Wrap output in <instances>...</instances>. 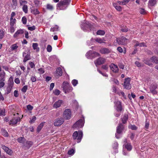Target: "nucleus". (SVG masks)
Returning <instances> with one entry per match:
<instances>
[{
	"instance_id": "obj_1",
	"label": "nucleus",
	"mask_w": 158,
	"mask_h": 158,
	"mask_svg": "<svg viewBox=\"0 0 158 158\" xmlns=\"http://www.w3.org/2000/svg\"><path fill=\"white\" fill-rule=\"evenodd\" d=\"M71 0H60L57 4V9L59 10H64L68 7L71 2Z\"/></svg>"
},
{
	"instance_id": "obj_59",
	"label": "nucleus",
	"mask_w": 158,
	"mask_h": 158,
	"mask_svg": "<svg viewBox=\"0 0 158 158\" xmlns=\"http://www.w3.org/2000/svg\"><path fill=\"white\" fill-rule=\"evenodd\" d=\"M27 110H32L33 108V106L31 105H28L27 106Z\"/></svg>"
},
{
	"instance_id": "obj_26",
	"label": "nucleus",
	"mask_w": 158,
	"mask_h": 158,
	"mask_svg": "<svg viewBox=\"0 0 158 158\" xmlns=\"http://www.w3.org/2000/svg\"><path fill=\"white\" fill-rule=\"evenodd\" d=\"M156 0H149L148 5L150 6H154L156 3Z\"/></svg>"
},
{
	"instance_id": "obj_30",
	"label": "nucleus",
	"mask_w": 158,
	"mask_h": 158,
	"mask_svg": "<svg viewBox=\"0 0 158 158\" xmlns=\"http://www.w3.org/2000/svg\"><path fill=\"white\" fill-rule=\"evenodd\" d=\"M128 118V116L126 114H125L123 117L122 118V123L123 124L125 123L127 121Z\"/></svg>"
},
{
	"instance_id": "obj_14",
	"label": "nucleus",
	"mask_w": 158,
	"mask_h": 158,
	"mask_svg": "<svg viewBox=\"0 0 158 158\" xmlns=\"http://www.w3.org/2000/svg\"><path fill=\"white\" fill-rule=\"evenodd\" d=\"M124 144L123 146L124 147L129 151H130L132 149V146L131 143L128 142L126 139H125L124 141Z\"/></svg>"
},
{
	"instance_id": "obj_49",
	"label": "nucleus",
	"mask_w": 158,
	"mask_h": 158,
	"mask_svg": "<svg viewBox=\"0 0 158 158\" xmlns=\"http://www.w3.org/2000/svg\"><path fill=\"white\" fill-rule=\"evenodd\" d=\"M118 143L117 142H114L113 145V148L114 149H116L118 147Z\"/></svg>"
},
{
	"instance_id": "obj_46",
	"label": "nucleus",
	"mask_w": 158,
	"mask_h": 158,
	"mask_svg": "<svg viewBox=\"0 0 158 158\" xmlns=\"http://www.w3.org/2000/svg\"><path fill=\"white\" fill-rule=\"evenodd\" d=\"M58 27L57 25H56L53 28H51L50 29V31H57L58 30Z\"/></svg>"
},
{
	"instance_id": "obj_22",
	"label": "nucleus",
	"mask_w": 158,
	"mask_h": 158,
	"mask_svg": "<svg viewBox=\"0 0 158 158\" xmlns=\"http://www.w3.org/2000/svg\"><path fill=\"white\" fill-rule=\"evenodd\" d=\"M100 52L102 54H108L110 52V50L108 48H104L100 49Z\"/></svg>"
},
{
	"instance_id": "obj_35",
	"label": "nucleus",
	"mask_w": 158,
	"mask_h": 158,
	"mask_svg": "<svg viewBox=\"0 0 158 158\" xmlns=\"http://www.w3.org/2000/svg\"><path fill=\"white\" fill-rule=\"evenodd\" d=\"M151 60L152 62L156 64L158 63V58L155 56H153L151 58Z\"/></svg>"
},
{
	"instance_id": "obj_36",
	"label": "nucleus",
	"mask_w": 158,
	"mask_h": 158,
	"mask_svg": "<svg viewBox=\"0 0 158 158\" xmlns=\"http://www.w3.org/2000/svg\"><path fill=\"white\" fill-rule=\"evenodd\" d=\"M96 33L97 35H103L105 34V32L104 30H98Z\"/></svg>"
},
{
	"instance_id": "obj_51",
	"label": "nucleus",
	"mask_w": 158,
	"mask_h": 158,
	"mask_svg": "<svg viewBox=\"0 0 158 158\" xmlns=\"http://www.w3.org/2000/svg\"><path fill=\"white\" fill-rule=\"evenodd\" d=\"M52 47L51 45H48L47 48V51L48 52H50L52 51Z\"/></svg>"
},
{
	"instance_id": "obj_5",
	"label": "nucleus",
	"mask_w": 158,
	"mask_h": 158,
	"mask_svg": "<svg viewBox=\"0 0 158 158\" xmlns=\"http://www.w3.org/2000/svg\"><path fill=\"white\" fill-rule=\"evenodd\" d=\"M84 118H83L79 119L74 124L73 127L74 128L82 127L84 125Z\"/></svg>"
},
{
	"instance_id": "obj_3",
	"label": "nucleus",
	"mask_w": 158,
	"mask_h": 158,
	"mask_svg": "<svg viewBox=\"0 0 158 158\" xmlns=\"http://www.w3.org/2000/svg\"><path fill=\"white\" fill-rule=\"evenodd\" d=\"M63 89L65 93H69L72 91V87L70 85L67 81H64L62 84Z\"/></svg>"
},
{
	"instance_id": "obj_21",
	"label": "nucleus",
	"mask_w": 158,
	"mask_h": 158,
	"mask_svg": "<svg viewBox=\"0 0 158 158\" xmlns=\"http://www.w3.org/2000/svg\"><path fill=\"white\" fill-rule=\"evenodd\" d=\"M24 33V30L23 29H19L13 35V37L16 38L18 37L19 35H22Z\"/></svg>"
},
{
	"instance_id": "obj_54",
	"label": "nucleus",
	"mask_w": 158,
	"mask_h": 158,
	"mask_svg": "<svg viewBox=\"0 0 158 158\" xmlns=\"http://www.w3.org/2000/svg\"><path fill=\"white\" fill-rule=\"evenodd\" d=\"M129 127L133 130H135L137 129V127L135 125H131L129 126Z\"/></svg>"
},
{
	"instance_id": "obj_19",
	"label": "nucleus",
	"mask_w": 158,
	"mask_h": 158,
	"mask_svg": "<svg viewBox=\"0 0 158 158\" xmlns=\"http://www.w3.org/2000/svg\"><path fill=\"white\" fill-rule=\"evenodd\" d=\"M63 101L62 100H59L56 101L53 104V107L56 109L60 107L61 104L63 103Z\"/></svg>"
},
{
	"instance_id": "obj_31",
	"label": "nucleus",
	"mask_w": 158,
	"mask_h": 158,
	"mask_svg": "<svg viewBox=\"0 0 158 158\" xmlns=\"http://www.w3.org/2000/svg\"><path fill=\"white\" fill-rule=\"evenodd\" d=\"M13 3L12 7L13 9H15L17 5V0H12Z\"/></svg>"
},
{
	"instance_id": "obj_40",
	"label": "nucleus",
	"mask_w": 158,
	"mask_h": 158,
	"mask_svg": "<svg viewBox=\"0 0 158 158\" xmlns=\"http://www.w3.org/2000/svg\"><path fill=\"white\" fill-rule=\"evenodd\" d=\"M19 1L20 6H22L23 5H25L27 3V1L24 0H19Z\"/></svg>"
},
{
	"instance_id": "obj_39",
	"label": "nucleus",
	"mask_w": 158,
	"mask_h": 158,
	"mask_svg": "<svg viewBox=\"0 0 158 158\" xmlns=\"http://www.w3.org/2000/svg\"><path fill=\"white\" fill-rule=\"evenodd\" d=\"M16 20L15 19H13V18H10V25L11 26H14V24L15 23Z\"/></svg>"
},
{
	"instance_id": "obj_37",
	"label": "nucleus",
	"mask_w": 158,
	"mask_h": 158,
	"mask_svg": "<svg viewBox=\"0 0 158 158\" xmlns=\"http://www.w3.org/2000/svg\"><path fill=\"white\" fill-rule=\"evenodd\" d=\"M2 135L5 137H8L9 136V134L4 129H2Z\"/></svg>"
},
{
	"instance_id": "obj_53",
	"label": "nucleus",
	"mask_w": 158,
	"mask_h": 158,
	"mask_svg": "<svg viewBox=\"0 0 158 158\" xmlns=\"http://www.w3.org/2000/svg\"><path fill=\"white\" fill-rule=\"evenodd\" d=\"M27 89V85L24 86L22 89L21 91L23 93H25Z\"/></svg>"
},
{
	"instance_id": "obj_34",
	"label": "nucleus",
	"mask_w": 158,
	"mask_h": 158,
	"mask_svg": "<svg viewBox=\"0 0 158 158\" xmlns=\"http://www.w3.org/2000/svg\"><path fill=\"white\" fill-rule=\"evenodd\" d=\"M17 140L19 142L22 143H24L25 140V139L24 137H20Z\"/></svg>"
},
{
	"instance_id": "obj_16",
	"label": "nucleus",
	"mask_w": 158,
	"mask_h": 158,
	"mask_svg": "<svg viewBox=\"0 0 158 158\" xmlns=\"http://www.w3.org/2000/svg\"><path fill=\"white\" fill-rule=\"evenodd\" d=\"M157 87V85L156 84H153L151 85L150 87V92L154 94H156L157 91L156 90V89Z\"/></svg>"
},
{
	"instance_id": "obj_9",
	"label": "nucleus",
	"mask_w": 158,
	"mask_h": 158,
	"mask_svg": "<svg viewBox=\"0 0 158 158\" xmlns=\"http://www.w3.org/2000/svg\"><path fill=\"white\" fill-rule=\"evenodd\" d=\"M106 60V59L105 58L100 57L96 59L94 61V63L95 65L97 66L98 65L104 64Z\"/></svg>"
},
{
	"instance_id": "obj_8",
	"label": "nucleus",
	"mask_w": 158,
	"mask_h": 158,
	"mask_svg": "<svg viewBox=\"0 0 158 158\" xmlns=\"http://www.w3.org/2000/svg\"><path fill=\"white\" fill-rule=\"evenodd\" d=\"M64 118L66 119H70L71 117V112L70 109H67L65 110L63 113Z\"/></svg>"
},
{
	"instance_id": "obj_60",
	"label": "nucleus",
	"mask_w": 158,
	"mask_h": 158,
	"mask_svg": "<svg viewBox=\"0 0 158 158\" xmlns=\"http://www.w3.org/2000/svg\"><path fill=\"white\" fill-rule=\"evenodd\" d=\"M35 26H33L32 27H28V29L31 31H32L35 30Z\"/></svg>"
},
{
	"instance_id": "obj_33",
	"label": "nucleus",
	"mask_w": 158,
	"mask_h": 158,
	"mask_svg": "<svg viewBox=\"0 0 158 158\" xmlns=\"http://www.w3.org/2000/svg\"><path fill=\"white\" fill-rule=\"evenodd\" d=\"M95 41L100 43L101 44L102 43H104V41L105 40L104 39H101L100 38H97L95 39Z\"/></svg>"
},
{
	"instance_id": "obj_56",
	"label": "nucleus",
	"mask_w": 158,
	"mask_h": 158,
	"mask_svg": "<svg viewBox=\"0 0 158 158\" xmlns=\"http://www.w3.org/2000/svg\"><path fill=\"white\" fill-rule=\"evenodd\" d=\"M4 35V32L2 30H0V39H2Z\"/></svg>"
},
{
	"instance_id": "obj_52",
	"label": "nucleus",
	"mask_w": 158,
	"mask_h": 158,
	"mask_svg": "<svg viewBox=\"0 0 158 158\" xmlns=\"http://www.w3.org/2000/svg\"><path fill=\"white\" fill-rule=\"evenodd\" d=\"M118 66L120 69H123L124 67V65L122 62L119 63L118 64Z\"/></svg>"
},
{
	"instance_id": "obj_7",
	"label": "nucleus",
	"mask_w": 158,
	"mask_h": 158,
	"mask_svg": "<svg viewBox=\"0 0 158 158\" xmlns=\"http://www.w3.org/2000/svg\"><path fill=\"white\" fill-rule=\"evenodd\" d=\"M9 84L7 86L6 91V94H8L10 93L11 91L12 87L13 86L14 82L13 81V78L12 77H10L9 80Z\"/></svg>"
},
{
	"instance_id": "obj_50",
	"label": "nucleus",
	"mask_w": 158,
	"mask_h": 158,
	"mask_svg": "<svg viewBox=\"0 0 158 158\" xmlns=\"http://www.w3.org/2000/svg\"><path fill=\"white\" fill-rule=\"evenodd\" d=\"M22 21L23 24H26L27 22V18L24 16L23 17L22 19Z\"/></svg>"
},
{
	"instance_id": "obj_42",
	"label": "nucleus",
	"mask_w": 158,
	"mask_h": 158,
	"mask_svg": "<svg viewBox=\"0 0 158 158\" xmlns=\"http://www.w3.org/2000/svg\"><path fill=\"white\" fill-rule=\"evenodd\" d=\"M23 10L25 13H27L28 12V7L27 5H23Z\"/></svg>"
},
{
	"instance_id": "obj_27",
	"label": "nucleus",
	"mask_w": 158,
	"mask_h": 158,
	"mask_svg": "<svg viewBox=\"0 0 158 158\" xmlns=\"http://www.w3.org/2000/svg\"><path fill=\"white\" fill-rule=\"evenodd\" d=\"M84 25H87L89 27L90 31L94 30V26L93 25L91 24L89 22H86V24H84Z\"/></svg>"
},
{
	"instance_id": "obj_61",
	"label": "nucleus",
	"mask_w": 158,
	"mask_h": 158,
	"mask_svg": "<svg viewBox=\"0 0 158 158\" xmlns=\"http://www.w3.org/2000/svg\"><path fill=\"white\" fill-rule=\"evenodd\" d=\"M14 96L15 97H18L19 94L18 93V91L17 90H15L14 92Z\"/></svg>"
},
{
	"instance_id": "obj_20",
	"label": "nucleus",
	"mask_w": 158,
	"mask_h": 158,
	"mask_svg": "<svg viewBox=\"0 0 158 158\" xmlns=\"http://www.w3.org/2000/svg\"><path fill=\"white\" fill-rule=\"evenodd\" d=\"M26 54V53L25 52H23V57H24V58L23 60V62H26L27 61L30 60L31 59L30 55L28 54L26 56H25Z\"/></svg>"
},
{
	"instance_id": "obj_28",
	"label": "nucleus",
	"mask_w": 158,
	"mask_h": 158,
	"mask_svg": "<svg viewBox=\"0 0 158 158\" xmlns=\"http://www.w3.org/2000/svg\"><path fill=\"white\" fill-rule=\"evenodd\" d=\"M31 12L34 15H37L40 13V12L37 9H31Z\"/></svg>"
},
{
	"instance_id": "obj_4",
	"label": "nucleus",
	"mask_w": 158,
	"mask_h": 158,
	"mask_svg": "<svg viewBox=\"0 0 158 158\" xmlns=\"http://www.w3.org/2000/svg\"><path fill=\"white\" fill-rule=\"evenodd\" d=\"M18 115L19 114L18 113H16V114H14V117L9 122V123L10 125H15L17 124L18 122H19L20 121V118L19 117Z\"/></svg>"
},
{
	"instance_id": "obj_57",
	"label": "nucleus",
	"mask_w": 158,
	"mask_h": 158,
	"mask_svg": "<svg viewBox=\"0 0 158 158\" xmlns=\"http://www.w3.org/2000/svg\"><path fill=\"white\" fill-rule=\"evenodd\" d=\"M74 153V150L71 149L68 151V154L69 155H72Z\"/></svg>"
},
{
	"instance_id": "obj_63",
	"label": "nucleus",
	"mask_w": 158,
	"mask_h": 158,
	"mask_svg": "<svg viewBox=\"0 0 158 158\" xmlns=\"http://www.w3.org/2000/svg\"><path fill=\"white\" fill-rule=\"evenodd\" d=\"M31 80L32 82H35L36 80V77L35 76H32L31 78Z\"/></svg>"
},
{
	"instance_id": "obj_44",
	"label": "nucleus",
	"mask_w": 158,
	"mask_h": 158,
	"mask_svg": "<svg viewBox=\"0 0 158 158\" xmlns=\"http://www.w3.org/2000/svg\"><path fill=\"white\" fill-rule=\"evenodd\" d=\"M43 125L44 123H41L40 124L37 128V131L38 132H39L40 131V130L43 127Z\"/></svg>"
},
{
	"instance_id": "obj_13",
	"label": "nucleus",
	"mask_w": 158,
	"mask_h": 158,
	"mask_svg": "<svg viewBox=\"0 0 158 158\" xmlns=\"http://www.w3.org/2000/svg\"><path fill=\"white\" fill-rule=\"evenodd\" d=\"M100 56V54L98 52H92L91 51L88 52L86 54V56L88 59L94 56Z\"/></svg>"
},
{
	"instance_id": "obj_12",
	"label": "nucleus",
	"mask_w": 158,
	"mask_h": 158,
	"mask_svg": "<svg viewBox=\"0 0 158 158\" xmlns=\"http://www.w3.org/2000/svg\"><path fill=\"white\" fill-rule=\"evenodd\" d=\"M130 78L129 77L125 79L123 85L125 89H131V86L130 84Z\"/></svg>"
},
{
	"instance_id": "obj_10",
	"label": "nucleus",
	"mask_w": 158,
	"mask_h": 158,
	"mask_svg": "<svg viewBox=\"0 0 158 158\" xmlns=\"http://www.w3.org/2000/svg\"><path fill=\"white\" fill-rule=\"evenodd\" d=\"M124 128L123 125L121 123H119L118 126L117 127L116 133L115 134V137L117 139L119 138V137L117 136V134H121Z\"/></svg>"
},
{
	"instance_id": "obj_18",
	"label": "nucleus",
	"mask_w": 158,
	"mask_h": 158,
	"mask_svg": "<svg viewBox=\"0 0 158 158\" xmlns=\"http://www.w3.org/2000/svg\"><path fill=\"white\" fill-rule=\"evenodd\" d=\"M2 148L4 150L7 154L9 155H11L13 153L12 151L9 148L5 145H1Z\"/></svg>"
},
{
	"instance_id": "obj_32",
	"label": "nucleus",
	"mask_w": 158,
	"mask_h": 158,
	"mask_svg": "<svg viewBox=\"0 0 158 158\" xmlns=\"http://www.w3.org/2000/svg\"><path fill=\"white\" fill-rule=\"evenodd\" d=\"M113 6L118 11H120L122 10L121 7L119 6H118L117 3H114Z\"/></svg>"
},
{
	"instance_id": "obj_55",
	"label": "nucleus",
	"mask_w": 158,
	"mask_h": 158,
	"mask_svg": "<svg viewBox=\"0 0 158 158\" xmlns=\"http://www.w3.org/2000/svg\"><path fill=\"white\" fill-rule=\"evenodd\" d=\"M53 93L56 95H58L60 93V91L58 89H56L53 91Z\"/></svg>"
},
{
	"instance_id": "obj_6",
	"label": "nucleus",
	"mask_w": 158,
	"mask_h": 158,
	"mask_svg": "<svg viewBox=\"0 0 158 158\" xmlns=\"http://www.w3.org/2000/svg\"><path fill=\"white\" fill-rule=\"evenodd\" d=\"M116 41L119 45H126L128 42V40L124 36L117 38Z\"/></svg>"
},
{
	"instance_id": "obj_41",
	"label": "nucleus",
	"mask_w": 158,
	"mask_h": 158,
	"mask_svg": "<svg viewBox=\"0 0 158 158\" xmlns=\"http://www.w3.org/2000/svg\"><path fill=\"white\" fill-rule=\"evenodd\" d=\"M5 115V109H2L0 108V116H4Z\"/></svg>"
},
{
	"instance_id": "obj_62",
	"label": "nucleus",
	"mask_w": 158,
	"mask_h": 158,
	"mask_svg": "<svg viewBox=\"0 0 158 158\" xmlns=\"http://www.w3.org/2000/svg\"><path fill=\"white\" fill-rule=\"evenodd\" d=\"M6 73L3 71L2 72L0 73V77H5Z\"/></svg>"
},
{
	"instance_id": "obj_38",
	"label": "nucleus",
	"mask_w": 158,
	"mask_h": 158,
	"mask_svg": "<svg viewBox=\"0 0 158 158\" xmlns=\"http://www.w3.org/2000/svg\"><path fill=\"white\" fill-rule=\"evenodd\" d=\"M10 48L12 51H14L16 50L18 48V46L16 44H15L12 45Z\"/></svg>"
},
{
	"instance_id": "obj_24",
	"label": "nucleus",
	"mask_w": 158,
	"mask_h": 158,
	"mask_svg": "<svg viewBox=\"0 0 158 158\" xmlns=\"http://www.w3.org/2000/svg\"><path fill=\"white\" fill-rule=\"evenodd\" d=\"M86 22L84 23L83 22L82 24L81 25V28L84 31H87L88 29L89 28V27L87 25H84V24H86Z\"/></svg>"
},
{
	"instance_id": "obj_17",
	"label": "nucleus",
	"mask_w": 158,
	"mask_h": 158,
	"mask_svg": "<svg viewBox=\"0 0 158 158\" xmlns=\"http://www.w3.org/2000/svg\"><path fill=\"white\" fill-rule=\"evenodd\" d=\"M111 70L114 73H117L118 72V68L117 65L113 63L111 64L110 66Z\"/></svg>"
},
{
	"instance_id": "obj_25",
	"label": "nucleus",
	"mask_w": 158,
	"mask_h": 158,
	"mask_svg": "<svg viewBox=\"0 0 158 158\" xmlns=\"http://www.w3.org/2000/svg\"><path fill=\"white\" fill-rule=\"evenodd\" d=\"M129 1L130 0H123V1H118L117 2L120 5H126Z\"/></svg>"
},
{
	"instance_id": "obj_2",
	"label": "nucleus",
	"mask_w": 158,
	"mask_h": 158,
	"mask_svg": "<svg viewBox=\"0 0 158 158\" xmlns=\"http://www.w3.org/2000/svg\"><path fill=\"white\" fill-rule=\"evenodd\" d=\"M83 135V134L82 131H79L78 133L77 131H75L73 134V137L74 139H77V142L79 143L81 142Z\"/></svg>"
},
{
	"instance_id": "obj_58",
	"label": "nucleus",
	"mask_w": 158,
	"mask_h": 158,
	"mask_svg": "<svg viewBox=\"0 0 158 158\" xmlns=\"http://www.w3.org/2000/svg\"><path fill=\"white\" fill-rule=\"evenodd\" d=\"M133 42L134 44V46L135 47H137L139 46V43L138 41H136L135 40H133Z\"/></svg>"
},
{
	"instance_id": "obj_23",
	"label": "nucleus",
	"mask_w": 158,
	"mask_h": 158,
	"mask_svg": "<svg viewBox=\"0 0 158 158\" xmlns=\"http://www.w3.org/2000/svg\"><path fill=\"white\" fill-rule=\"evenodd\" d=\"M56 73L57 76L58 77L62 75V71L61 68L60 67H59L57 68L56 69Z\"/></svg>"
},
{
	"instance_id": "obj_15",
	"label": "nucleus",
	"mask_w": 158,
	"mask_h": 158,
	"mask_svg": "<svg viewBox=\"0 0 158 158\" xmlns=\"http://www.w3.org/2000/svg\"><path fill=\"white\" fill-rule=\"evenodd\" d=\"M115 106L116 107V109L118 112H121L122 110V107L121 102L118 101L114 102Z\"/></svg>"
},
{
	"instance_id": "obj_29",
	"label": "nucleus",
	"mask_w": 158,
	"mask_h": 158,
	"mask_svg": "<svg viewBox=\"0 0 158 158\" xmlns=\"http://www.w3.org/2000/svg\"><path fill=\"white\" fill-rule=\"evenodd\" d=\"M32 47L34 50H35L38 52L39 50V48L38 47V44L37 43H34L32 44Z\"/></svg>"
},
{
	"instance_id": "obj_47",
	"label": "nucleus",
	"mask_w": 158,
	"mask_h": 158,
	"mask_svg": "<svg viewBox=\"0 0 158 158\" xmlns=\"http://www.w3.org/2000/svg\"><path fill=\"white\" fill-rule=\"evenodd\" d=\"M72 83L74 86H75L78 84V81L76 79H73L72 81Z\"/></svg>"
},
{
	"instance_id": "obj_11",
	"label": "nucleus",
	"mask_w": 158,
	"mask_h": 158,
	"mask_svg": "<svg viewBox=\"0 0 158 158\" xmlns=\"http://www.w3.org/2000/svg\"><path fill=\"white\" fill-rule=\"evenodd\" d=\"M64 120L63 118H58L56 119L54 122V125L55 126H59L64 122Z\"/></svg>"
},
{
	"instance_id": "obj_48",
	"label": "nucleus",
	"mask_w": 158,
	"mask_h": 158,
	"mask_svg": "<svg viewBox=\"0 0 158 158\" xmlns=\"http://www.w3.org/2000/svg\"><path fill=\"white\" fill-rule=\"evenodd\" d=\"M30 120L29 121V123H32L34 122L36 119V118L35 116H33L32 117V118H30Z\"/></svg>"
},
{
	"instance_id": "obj_64",
	"label": "nucleus",
	"mask_w": 158,
	"mask_h": 158,
	"mask_svg": "<svg viewBox=\"0 0 158 158\" xmlns=\"http://www.w3.org/2000/svg\"><path fill=\"white\" fill-rule=\"evenodd\" d=\"M29 64L31 67V68H34L35 66V65L32 62H30L29 63Z\"/></svg>"
},
{
	"instance_id": "obj_43",
	"label": "nucleus",
	"mask_w": 158,
	"mask_h": 158,
	"mask_svg": "<svg viewBox=\"0 0 158 158\" xmlns=\"http://www.w3.org/2000/svg\"><path fill=\"white\" fill-rule=\"evenodd\" d=\"M47 9L49 10H52L53 9L54 7L52 5L50 4H48L47 5Z\"/></svg>"
},
{
	"instance_id": "obj_45",
	"label": "nucleus",
	"mask_w": 158,
	"mask_h": 158,
	"mask_svg": "<svg viewBox=\"0 0 158 158\" xmlns=\"http://www.w3.org/2000/svg\"><path fill=\"white\" fill-rule=\"evenodd\" d=\"M33 144V143L31 141H27L26 142V146L29 148L31 147Z\"/></svg>"
}]
</instances>
